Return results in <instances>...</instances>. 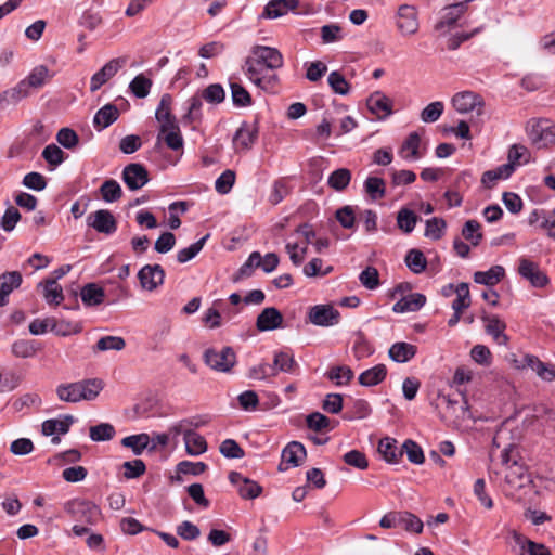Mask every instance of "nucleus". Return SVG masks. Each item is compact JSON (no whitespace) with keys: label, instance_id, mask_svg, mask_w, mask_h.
I'll return each instance as SVG.
<instances>
[{"label":"nucleus","instance_id":"32","mask_svg":"<svg viewBox=\"0 0 555 555\" xmlns=\"http://www.w3.org/2000/svg\"><path fill=\"white\" fill-rule=\"evenodd\" d=\"M38 287H43V298L49 305L57 306L63 301V289L55 279H46L38 284Z\"/></svg>","mask_w":555,"mask_h":555},{"label":"nucleus","instance_id":"47","mask_svg":"<svg viewBox=\"0 0 555 555\" xmlns=\"http://www.w3.org/2000/svg\"><path fill=\"white\" fill-rule=\"evenodd\" d=\"M273 365L280 372L294 373L298 364L293 354L286 351H278L274 353Z\"/></svg>","mask_w":555,"mask_h":555},{"label":"nucleus","instance_id":"48","mask_svg":"<svg viewBox=\"0 0 555 555\" xmlns=\"http://www.w3.org/2000/svg\"><path fill=\"white\" fill-rule=\"evenodd\" d=\"M374 352V347L366 339L363 333L356 334L354 343L352 346V353L357 360L369 358Z\"/></svg>","mask_w":555,"mask_h":555},{"label":"nucleus","instance_id":"26","mask_svg":"<svg viewBox=\"0 0 555 555\" xmlns=\"http://www.w3.org/2000/svg\"><path fill=\"white\" fill-rule=\"evenodd\" d=\"M467 10L466 2H452L444 7L441 20L437 23L436 28L441 29L443 27H450L456 23V21Z\"/></svg>","mask_w":555,"mask_h":555},{"label":"nucleus","instance_id":"61","mask_svg":"<svg viewBox=\"0 0 555 555\" xmlns=\"http://www.w3.org/2000/svg\"><path fill=\"white\" fill-rule=\"evenodd\" d=\"M279 374V369H275L273 364L260 363L249 369V378L263 380L269 377H274Z\"/></svg>","mask_w":555,"mask_h":555},{"label":"nucleus","instance_id":"27","mask_svg":"<svg viewBox=\"0 0 555 555\" xmlns=\"http://www.w3.org/2000/svg\"><path fill=\"white\" fill-rule=\"evenodd\" d=\"M426 304V297L423 294L414 293L398 300L392 310L396 313L414 312L420 310Z\"/></svg>","mask_w":555,"mask_h":555},{"label":"nucleus","instance_id":"55","mask_svg":"<svg viewBox=\"0 0 555 555\" xmlns=\"http://www.w3.org/2000/svg\"><path fill=\"white\" fill-rule=\"evenodd\" d=\"M116 431L112 424L101 423L90 427L89 436L92 441H109L114 438Z\"/></svg>","mask_w":555,"mask_h":555},{"label":"nucleus","instance_id":"10","mask_svg":"<svg viewBox=\"0 0 555 555\" xmlns=\"http://www.w3.org/2000/svg\"><path fill=\"white\" fill-rule=\"evenodd\" d=\"M308 319L313 325L328 327L339 323L340 313L332 305H315L309 309Z\"/></svg>","mask_w":555,"mask_h":555},{"label":"nucleus","instance_id":"63","mask_svg":"<svg viewBox=\"0 0 555 555\" xmlns=\"http://www.w3.org/2000/svg\"><path fill=\"white\" fill-rule=\"evenodd\" d=\"M231 96L235 106H248L251 104V96L249 92L240 83L231 82Z\"/></svg>","mask_w":555,"mask_h":555},{"label":"nucleus","instance_id":"1","mask_svg":"<svg viewBox=\"0 0 555 555\" xmlns=\"http://www.w3.org/2000/svg\"><path fill=\"white\" fill-rule=\"evenodd\" d=\"M282 66L283 56L278 49L255 46L245 60L243 70L250 82L264 91H270L278 82V76L273 70Z\"/></svg>","mask_w":555,"mask_h":555},{"label":"nucleus","instance_id":"64","mask_svg":"<svg viewBox=\"0 0 555 555\" xmlns=\"http://www.w3.org/2000/svg\"><path fill=\"white\" fill-rule=\"evenodd\" d=\"M360 283L367 289H376L379 282L378 270L374 267H366L359 275Z\"/></svg>","mask_w":555,"mask_h":555},{"label":"nucleus","instance_id":"46","mask_svg":"<svg viewBox=\"0 0 555 555\" xmlns=\"http://www.w3.org/2000/svg\"><path fill=\"white\" fill-rule=\"evenodd\" d=\"M364 191L371 197V199H382L386 194L385 180L378 177H369L364 181Z\"/></svg>","mask_w":555,"mask_h":555},{"label":"nucleus","instance_id":"7","mask_svg":"<svg viewBox=\"0 0 555 555\" xmlns=\"http://www.w3.org/2000/svg\"><path fill=\"white\" fill-rule=\"evenodd\" d=\"M204 362L211 370L229 372L236 363V356L231 347H223L221 350L210 348L204 353Z\"/></svg>","mask_w":555,"mask_h":555},{"label":"nucleus","instance_id":"45","mask_svg":"<svg viewBox=\"0 0 555 555\" xmlns=\"http://www.w3.org/2000/svg\"><path fill=\"white\" fill-rule=\"evenodd\" d=\"M418 220V216L406 207H403L398 211L397 225L404 233H411Z\"/></svg>","mask_w":555,"mask_h":555},{"label":"nucleus","instance_id":"25","mask_svg":"<svg viewBox=\"0 0 555 555\" xmlns=\"http://www.w3.org/2000/svg\"><path fill=\"white\" fill-rule=\"evenodd\" d=\"M417 352L415 345L398 341L390 346L388 350L389 358L397 363H405L412 360Z\"/></svg>","mask_w":555,"mask_h":555},{"label":"nucleus","instance_id":"3","mask_svg":"<svg viewBox=\"0 0 555 555\" xmlns=\"http://www.w3.org/2000/svg\"><path fill=\"white\" fill-rule=\"evenodd\" d=\"M439 408L443 422L449 425L459 426L464 421L472 418L468 402L462 396L461 400L452 398L450 395H439Z\"/></svg>","mask_w":555,"mask_h":555},{"label":"nucleus","instance_id":"39","mask_svg":"<svg viewBox=\"0 0 555 555\" xmlns=\"http://www.w3.org/2000/svg\"><path fill=\"white\" fill-rule=\"evenodd\" d=\"M39 350L38 343L29 339H18L12 344L11 351L16 358H33Z\"/></svg>","mask_w":555,"mask_h":555},{"label":"nucleus","instance_id":"9","mask_svg":"<svg viewBox=\"0 0 555 555\" xmlns=\"http://www.w3.org/2000/svg\"><path fill=\"white\" fill-rule=\"evenodd\" d=\"M518 274L527 280L532 287L543 288L550 284L548 276L540 269L539 264L528 258L518 260Z\"/></svg>","mask_w":555,"mask_h":555},{"label":"nucleus","instance_id":"21","mask_svg":"<svg viewBox=\"0 0 555 555\" xmlns=\"http://www.w3.org/2000/svg\"><path fill=\"white\" fill-rule=\"evenodd\" d=\"M524 364L530 367L542 380L548 383L555 380V364L545 363L532 354L525 356Z\"/></svg>","mask_w":555,"mask_h":555},{"label":"nucleus","instance_id":"42","mask_svg":"<svg viewBox=\"0 0 555 555\" xmlns=\"http://www.w3.org/2000/svg\"><path fill=\"white\" fill-rule=\"evenodd\" d=\"M186 453L193 456L201 455L207 451L206 439L196 431H192L184 439Z\"/></svg>","mask_w":555,"mask_h":555},{"label":"nucleus","instance_id":"8","mask_svg":"<svg viewBox=\"0 0 555 555\" xmlns=\"http://www.w3.org/2000/svg\"><path fill=\"white\" fill-rule=\"evenodd\" d=\"M452 106L460 114L476 112L478 116L483 114V99L473 91H462L453 95L451 100Z\"/></svg>","mask_w":555,"mask_h":555},{"label":"nucleus","instance_id":"54","mask_svg":"<svg viewBox=\"0 0 555 555\" xmlns=\"http://www.w3.org/2000/svg\"><path fill=\"white\" fill-rule=\"evenodd\" d=\"M100 193L103 201H105L106 203H114L118 201L122 195V191L119 183L113 179L103 182V184L100 188Z\"/></svg>","mask_w":555,"mask_h":555},{"label":"nucleus","instance_id":"28","mask_svg":"<svg viewBox=\"0 0 555 555\" xmlns=\"http://www.w3.org/2000/svg\"><path fill=\"white\" fill-rule=\"evenodd\" d=\"M514 171L515 166L513 164H503L493 170L485 171L481 177V183L486 188L491 189L496 181L509 178Z\"/></svg>","mask_w":555,"mask_h":555},{"label":"nucleus","instance_id":"43","mask_svg":"<svg viewBox=\"0 0 555 555\" xmlns=\"http://www.w3.org/2000/svg\"><path fill=\"white\" fill-rule=\"evenodd\" d=\"M126 347V341L120 336H103L93 346V352H104L109 350L120 351Z\"/></svg>","mask_w":555,"mask_h":555},{"label":"nucleus","instance_id":"12","mask_svg":"<svg viewBox=\"0 0 555 555\" xmlns=\"http://www.w3.org/2000/svg\"><path fill=\"white\" fill-rule=\"evenodd\" d=\"M87 224L96 232L111 235L117 230V222L114 215L106 209H99L87 218Z\"/></svg>","mask_w":555,"mask_h":555},{"label":"nucleus","instance_id":"30","mask_svg":"<svg viewBox=\"0 0 555 555\" xmlns=\"http://www.w3.org/2000/svg\"><path fill=\"white\" fill-rule=\"evenodd\" d=\"M119 111L114 104H106L100 108L93 118L94 127L102 130L117 120Z\"/></svg>","mask_w":555,"mask_h":555},{"label":"nucleus","instance_id":"38","mask_svg":"<svg viewBox=\"0 0 555 555\" xmlns=\"http://www.w3.org/2000/svg\"><path fill=\"white\" fill-rule=\"evenodd\" d=\"M28 328L33 335L44 334L49 328L52 332H54L55 334L62 335V336H66L69 333V332L61 331L60 328H57V322L55 321V319H50V318H47L43 320L35 319L33 322H30Z\"/></svg>","mask_w":555,"mask_h":555},{"label":"nucleus","instance_id":"40","mask_svg":"<svg viewBox=\"0 0 555 555\" xmlns=\"http://www.w3.org/2000/svg\"><path fill=\"white\" fill-rule=\"evenodd\" d=\"M78 389L77 382L63 383L57 385L55 393L57 399L62 402L77 403L80 402Z\"/></svg>","mask_w":555,"mask_h":555},{"label":"nucleus","instance_id":"59","mask_svg":"<svg viewBox=\"0 0 555 555\" xmlns=\"http://www.w3.org/2000/svg\"><path fill=\"white\" fill-rule=\"evenodd\" d=\"M400 522L399 528L409 532L421 533L423 530V521L415 515L409 512H399Z\"/></svg>","mask_w":555,"mask_h":555},{"label":"nucleus","instance_id":"44","mask_svg":"<svg viewBox=\"0 0 555 555\" xmlns=\"http://www.w3.org/2000/svg\"><path fill=\"white\" fill-rule=\"evenodd\" d=\"M121 444L130 448L134 455H140L150 446V436L147 434H139L127 436L121 439Z\"/></svg>","mask_w":555,"mask_h":555},{"label":"nucleus","instance_id":"5","mask_svg":"<svg viewBox=\"0 0 555 555\" xmlns=\"http://www.w3.org/2000/svg\"><path fill=\"white\" fill-rule=\"evenodd\" d=\"M504 491L507 495H514L516 491L526 488L531 483L530 474L527 469L514 461L504 468Z\"/></svg>","mask_w":555,"mask_h":555},{"label":"nucleus","instance_id":"19","mask_svg":"<svg viewBox=\"0 0 555 555\" xmlns=\"http://www.w3.org/2000/svg\"><path fill=\"white\" fill-rule=\"evenodd\" d=\"M283 324L282 313L274 307L264 308L257 317L256 327L259 332L274 331Z\"/></svg>","mask_w":555,"mask_h":555},{"label":"nucleus","instance_id":"23","mask_svg":"<svg viewBox=\"0 0 555 555\" xmlns=\"http://www.w3.org/2000/svg\"><path fill=\"white\" fill-rule=\"evenodd\" d=\"M80 401H93L104 388L101 378H86L77 382Z\"/></svg>","mask_w":555,"mask_h":555},{"label":"nucleus","instance_id":"6","mask_svg":"<svg viewBox=\"0 0 555 555\" xmlns=\"http://www.w3.org/2000/svg\"><path fill=\"white\" fill-rule=\"evenodd\" d=\"M64 511L74 519L93 525L100 516V509L90 501L74 499L64 504Z\"/></svg>","mask_w":555,"mask_h":555},{"label":"nucleus","instance_id":"20","mask_svg":"<svg viewBox=\"0 0 555 555\" xmlns=\"http://www.w3.org/2000/svg\"><path fill=\"white\" fill-rule=\"evenodd\" d=\"M23 282L22 274L18 271L4 272L0 275V307L9 302V295L21 286Z\"/></svg>","mask_w":555,"mask_h":555},{"label":"nucleus","instance_id":"56","mask_svg":"<svg viewBox=\"0 0 555 555\" xmlns=\"http://www.w3.org/2000/svg\"><path fill=\"white\" fill-rule=\"evenodd\" d=\"M208 237H209V234H206L197 242L191 244L189 247H185V248H182L181 250H179L177 254V261L179 263H185V262L192 260L193 258H195L198 255V253L203 249Z\"/></svg>","mask_w":555,"mask_h":555},{"label":"nucleus","instance_id":"14","mask_svg":"<svg viewBox=\"0 0 555 555\" xmlns=\"http://www.w3.org/2000/svg\"><path fill=\"white\" fill-rule=\"evenodd\" d=\"M122 181L129 190L137 191L149 182V172L143 165L131 163L122 170Z\"/></svg>","mask_w":555,"mask_h":555},{"label":"nucleus","instance_id":"22","mask_svg":"<svg viewBox=\"0 0 555 555\" xmlns=\"http://www.w3.org/2000/svg\"><path fill=\"white\" fill-rule=\"evenodd\" d=\"M298 0H271L264 7L262 18H278L297 8Z\"/></svg>","mask_w":555,"mask_h":555},{"label":"nucleus","instance_id":"16","mask_svg":"<svg viewBox=\"0 0 555 555\" xmlns=\"http://www.w3.org/2000/svg\"><path fill=\"white\" fill-rule=\"evenodd\" d=\"M258 138L257 124L243 122L233 137V146L236 152H245L253 147Z\"/></svg>","mask_w":555,"mask_h":555},{"label":"nucleus","instance_id":"34","mask_svg":"<svg viewBox=\"0 0 555 555\" xmlns=\"http://www.w3.org/2000/svg\"><path fill=\"white\" fill-rule=\"evenodd\" d=\"M378 452L383 459L388 463H398L402 457V450L397 446V440L390 437L380 439L378 443Z\"/></svg>","mask_w":555,"mask_h":555},{"label":"nucleus","instance_id":"18","mask_svg":"<svg viewBox=\"0 0 555 555\" xmlns=\"http://www.w3.org/2000/svg\"><path fill=\"white\" fill-rule=\"evenodd\" d=\"M366 105L369 111L378 119H384L392 114V102L383 92L372 93L366 101Z\"/></svg>","mask_w":555,"mask_h":555},{"label":"nucleus","instance_id":"11","mask_svg":"<svg viewBox=\"0 0 555 555\" xmlns=\"http://www.w3.org/2000/svg\"><path fill=\"white\" fill-rule=\"evenodd\" d=\"M125 57L112 59L100 70H98L90 80V91H98L104 83L113 78L126 64Z\"/></svg>","mask_w":555,"mask_h":555},{"label":"nucleus","instance_id":"41","mask_svg":"<svg viewBox=\"0 0 555 555\" xmlns=\"http://www.w3.org/2000/svg\"><path fill=\"white\" fill-rule=\"evenodd\" d=\"M351 181V171L347 168H339L334 170L327 179L330 188L337 192L344 191Z\"/></svg>","mask_w":555,"mask_h":555},{"label":"nucleus","instance_id":"51","mask_svg":"<svg viewBox=\"0 0 555 555\" xmlns=\"http://www.w3.org/2000/svg\"><path fill=\"white\" fill-rule=\"evenodd\" d=\"M514 540L521 548L526 547L529 555H552L544 544L533 542L517 532H514Z\"/></svg>","mask_w":555,"mask_h":555},{"label":"nucleus","instance_id":"50","mask_svg":"<svg viewBox=\"0 0 555 555\" xmlns=\"http://www.w3.org/2000/svg\"><path fill=\"white\" fill-rule=\"evenodd\" d=\"M152 80L143 74L137 75L129 83V89L138 99H144L149 95L152 88Z\"/></svg>","mask_w":555,"mask_h":555},{"label":"nucleus","instance_id":"2","mask_svg":"<svg viewBox=\"0 0 555 555\" xmlns=\"http://www.w3.org/2000/svg\"><path fill=\"white\" fill-rule=\"evenodd\" d=\"M171 95L163 94L155 112V118L159 124L157 140H164L167 147L178 151L183 147L184 141L178 121L171 113Z\"/></svg>","mask_w":555,"mask_h":555},{"label":"nucleus","instance_id":"13","mask_svg":"<svg viewBox=\"0 0 555 555\" xmlns=\"http://www.w3.org/2000/svg\"><path fill=\"white\" fill-rule=\"evenodd\" d=\"M138 279L143 289L153 292L164 283L165 271L160 264H145L138 272Z\"/></svg>","mask_w":555,"mask_h":555},{"label":"nucleus","instance_id":"24","mask_svg":"<svg viewBox=\"0 0 555 555\" xmlns=\"http://www.w3.org/2000/svg\"><path fill=\"white\" fill-rule=\"evenodd\" d=\"M482 321L485 322L486 332L493 337L496 344H507L508 337L504 334L506 328L505 322L500 320L496 315H485L482 317Z\"/></svg>","mask_w":555,"mask_h":555},{"label":"nucleus","instance_id":"60","mask_svg":"<svg viewBox=\"0 0 555 555\" xmlns=\"http://www.w3.org/2000/svg\"><path fill=\"white\" fill-rule=\"evenodd\" d=\"M402 454L406 453L408 460L413 464H423L424 463V453L422 448L413 440H405L402 447Z\"/></svg>","mask_w":555,"mask_h":555},{"label":"nucleus","instance_id":"15","mask_svg":"<svg viewBox=\"0 0 555 555\" xmlns=\"http://www.w3.org/2000/svg\"><path fill=\"white\" fill-rule=\"evenodd\" d=\"M229 481L236 487L238 494L244 500H254L262 492L261 486L237 472H230Z\"/></svg>","mask_w":555,"mask_h":555},{"label":"nucleus","instance_id":"17","mask_svg":"<svg viewBox=\"0 0 555 555\" xmlns=\"http://www.w3.org/2000/svg\"><path fill=\"white\" fill-rule=\"evenodd\" d=\"M397 27L403 36H412L417 33L418 20L414 7L403 4L399 8Z\"/></svg>","mask_w":555,"mask_h":555},{"label":"nucleus","instance_id":"49","mask_svg":"<svg viewBox=\"0 0 555 555\" xmlns=\"http://www.w3.org/2000/svg\"><path fill=\"white\" fill-rule=\"evenodd\" d=\"M421 144V137L417 132H411L403 142L399 154L403 158L417 159L420 157L418 147Z\"/></svg>","mask_w":555,"mask_h":555},{"label":"nucleus","instance_id":"33","mask_svg":"<svg viewBox=\"0 0 555 555\" xmlns=\"http://www.w3.org/2000/svg\"><path fill=\"white\" fill-rule=\"evenodd\" d=\"M80 297L88 307L99 306L104 301L105 292L98 284L88 283L81 288Z\"/></svg>","mask_w":555,"mask_h":555},{"label":"nucleus","instance_id":"4","mask_svg":"<svg viewBox=\"0 0 555 555\" xmlns=\"http://www.w3.org/2000/svg\"><path fill=\"white\" fill-rule=\"evenodd\" d=\"M527 135L537 149H547L555 145V125L547 119H530L526 126Z\"/></svg>","mask_w":555,"mask_h":555},{"label":"nucleus","instance_id":"37","mask_svg":"<svg viewBox=\"0 0 555 555\" xmlns=\"http://www.w3.org/2000/svg\"><path fill=\"white\" fill-rule=\"evenodd\" d=\"M73 416L68 415L65 420H47L42 423V434L44 436H53L55 434L64 435L68 433L70 424L73 423Z\"/></svg>","mask_w":555,"mask_h":555},{"label":"nucleus","instance_id":"35","mask_svg":"<svg viewBox=\"0 0 555 555\" xmlns=\"http://www.w3.org/2000/svg\"><path fill=\"white\" fill-rule=\"evenodd\" d=\"M50 78L49 68L46 65H38L31 69L24 79V83L33 93L34 90L41 88Z\"/></svg>","mask_w":555,"mask_h":555},{"label":"nucleus","instance_id":"52","mask_svg":"<svg viewBox=\"0 0 555 555\" xmlns=\"http://www.w3.org/2000/svg\"><path fill=\"white\" fill-rule=\"evenodd\" d=\"M454 293L456 298L452 302V309L455 312H461L470 306V294L467 283H460L455 286Z\"/></svg>","mask_w":555,"mask_h":555},{"label":"nucleus","instance_id":"58","mask_svg":"<svg viewBox=\"0 0 555 555\" xmlns=\"http://www.w3.org/2000/svg\"><path fill=\"white\" fill-rule=\"evenodd\" d=\"M327 377L336 385H345L353 378V371L347 365H337L327 372Z\"/></svg>","mask_w":555,"mask_h":555},{"label":"nucleus","instance_id":"36","mask_svg":"<svg viewBox=\"0 0 555 555\" xmlns=\"http://www.w3.org/2000/svg\"><path fill=\"white\" fill-rule=\"evenodd\" d=\"M505 275L502 266H493L488 271H477L474 274V281L486 286L496 285Z\"/></svg>","mask_w":555,"mask_h":555},{"label":"nucleus","instance_id":"31","mask_svg":"<svg viewBox=\"0 0 555 555\" xmlns=\"http://www.w3.org/2000/svg\"><path fill=\"white\" fill-rule=\"evenodd\" d=\"M387 376V367L385 364H377L365 370L359 375V384L364 387H372L380 384Z\"/></svg>","mask_w":555,"mask_h":555},{"label":"nucleus","instance_id":"53","mask_svg":"<svg viewBox=\"0 0 555 555\" xmlns=\"http://www.w3.org/2000/svg\"><path fill=\"white\" fill-rule=\"evenodd\" d=\"M404 260L408 268L415 274H420L425 271L427 266L426 257L418 249L409 250Z\"/></svg>","mask_w":555,"mask_h":555},{"label":"nucleus","instance_id":"62","mask_svg":"<svg viewBox=\"0 0 555 555\" xmlns=\"http://www.w3.org/2000/svg\"><path fill=\"white\" fill-rule=\"evenodd\" d=\"M447 224L442 218L434 217L426 221L425 236L431 240H439L444 233Z\"/></svg>","mask_w":555,"mask_h":555},{"label":"nucleus","instance_id":"29","mask_svg":"<svg viewBox=\"0 0 555 555\" xmlns=\"http://www.w3.org/2000/svg\"><path fill=\"white\" fill-rule=\"evenodd\" d=\"M306 456V448L298 441L289 442L282 451V459L294 467L299 466Z\"/></svg>","mask_w":555,"mask_h":555},{"label":"nucleus","instance_id":"57","mask_svg":"<svg viewBox=\"0 0 555 555\" xmlns=\"http://www.w3.org/2000/svg\"><path fill=\"white\" fill-rule=\"evenodd\" d=\"M444 105L441 101H435L425 106L420 118L423 122L430 124L437 121L443 114Z\"/></svg>","mask_w":555,"mask_h":555}]
</instances>
